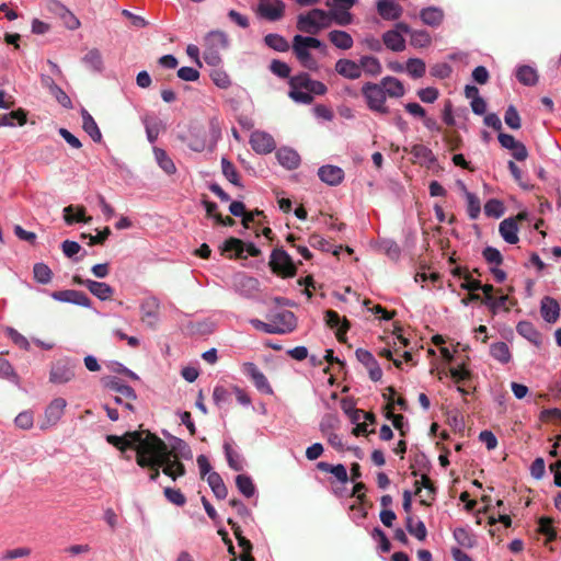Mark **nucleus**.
<instances>
[{
  "mask_svg": "<svg viewBox=\"0 0 561 561\" xmlns=\"http://www.w3.org/2000/svg\"><path fill=\"white\" fill-rule=\"evenodd\" d=\"M67 401L64 398H55L46 407L41 428L46 430L55 426L65 413Z\"/></svg>",
  "mask_w": 561,
  "mask_h": 561,
  "instance_id": "1a4fd4ad",
  "label": "nucleus"
},
{
  "mask_svg": "<svg viewBox=\"0 0 561 561\" xmlns=\"http://www.w3.org/2000/svg\"><path fill=\"white\" fill-rule=\"evenodd\" d=\"M81 60L82 64L92 71L101 72L103 70V58L98 48L90 49Z\"/></svg>",
  "mask_w": 561,
  "mask_h": 561,
  "instance_id": "473e14b6",
  "label": "nucleus"
},
{
  "mask_svg": "<svg viewBox=\"0 0 561 561\" xmlns=\"http://www.w3.org/2000/svg\"><path fill=\"white\" fill-rule=\"evenodd\" d=\"M318 469L324 472L332 473L340 482L346 483L348 480L346 468L339 463V465H330L328 462H318L317 465Z\"/></svg>",
  "mask_w": 561,
  "mask_h": 561,
  "instance_id": "ea45409f",
  "label": "nucleus"
},
{
  "mask_svg": "<svg viewBox=\"0 0 561 561\" xmlns=\"http://www.w3.org/2000/svg\"><path fill=\"white\" fill-rule=\"evenodd\" d=\"M247 375H249L254 382L255 387L263 392L272 393V388L264 376V374L253 363H248L244 366Z\"/></svg>",
  "mask_w": 561,
  "mask_h": 561,
  "instance_id": "4be33fe9",
  "label": "nucleus"
},
{
  "mask_svg": "<svg viewBox=\"0 0 561 561\" xmlns=\"http://www.w3.org/2000/svg\"><path fill=\"white\" fill-rule=\"evenodd\" d=\"M410 44L417 48L426 47L431 44V36L426 31H412Z\"/></svg>",
  "mask_w": 561,
  "mask_h": 561,
  "instance_id": "4d7b16f0",
  "label": "nucleus"
},
{
  "mask_svg": "<svg viewBox=\"0 0 561 561\" xmlns=\"http://www.w3.org/2000/svg\"><path fill=\"white\" fill-rule=\"evenodd\" d=\"M380 85L385 90L386 96L389 95L390 98H401L404 95L405 90L403 83L394 77H385L380 81Z\"/></svg>",
  "mask_w": 561,
  "mask_h": 561,
  "instance_id": "cd10ccee",
  "label": "nucleus"
},
{
  "mask_svg": "<svg viewBox=\"0 0 561 561\" xmlns=\"http://www.w3.org/2000/svg\"><path fill=\"white\" fill-rule=\"evenodd\" d=\"M245 243L238 238L230 237L228 238L222 247V252H236V257L238 259H245L247 255H243Z\"/></svg>",
  "mask_w": 561,
  "mask_h": 561,
  "instance_id": "49530a36",
  "label": "nucleus"
},
{
  "mask_svg": "<svg viewBox=\"0 0 561 561\" xmlns=\"http://www.w3.org/2000/svg\"><path fill=\"white\" fill-rule=\"evenodd\" d=\"M103 383L105 388L117 392L127 400L135 401L137 399L135 390L130 386L123 383L116 377L104 378Z\"/></svg>",
  "mask_w": 561,
  "mask_h": 561,
  "instance_id": "a211bd4d",
  "label": "nucleus"
},
{
  "mask_svg": "<svg viewBox=\"0 0 561 561\" xmlns=\"http://www.w3.org/2000/svg\"><path fill=\"white\" fill-rule=\"evenodd\" d=\"M386 409H387L386 417L388 420L392 421V424H393L394 428L400 432L401 436H405V432L403 430V427H404V416L402 414H394L392 412V410H393V401L389 402L386 405Z\"/></svg>",
  "mask_w": 561,
  "mask_h": 561,
  "instance_id": "603ef678",
  "label": "nucleus"
},
{
  "mask_svg": "<svg viewBox=\"0 0 561 561\" xmlns=\"http://www.w3.org/2000/svg\"><path fill=\"white\" fill-rule=\"evenodd\" d=\"M81 116L84 131L93 139V141L100 142L102 140V134L94 118L84 108L81 111Z\"/></svg>",
  "mask_w": 561,
  "mask_h": 561,
  "instance_id": "c756f323",
  "label": "nucleus"
},
{
  "mask_svg": "<svg viewBox=\"0 0 561 561\" xmlns=\"http://www.w3.org/2000/svg\"><path fill=\"white\" fill-rule=\"evenodd\" d=\"M538 531L547 537V541H553L557 538V531L551 517L542 516L539 518Z\"/></svg>",
  "mask_w": 561,
  "mask_h": 561,
  "instance_id": "a18cd8bd",
  "label": "nucleus"
},
{
  "mask_svg": "<svg viewBox=\"0 0 561 561\" xmlns=\"http://www.w3.org/2000/svg\"><path fill=\"white\" fill-rule=\"evenodd\" d=\"M64 219L67 225H72L75 222H84L89 224L92 218L85 216V207L84 206H73L69 205L64 208Z\"/></svg>",
  "mask_w": 561,
  "mask_h": 561,
  "instance_id": "b1692460",
  "label": "nucleus"
},
{
  "mask_svg": "<svg viewBox=\"0 0 561 561\" xmlns=\"http://www.w3.org/2000/svg\"><path fill=\"white\" fill-rule=\"evenodd\" d=\"M276 158L278 162L288 170L298 168L300 157L297 151L290 148L283 147L277 150Z\"/></svg>",
  "mask_w": 561,
  "mask_h": 561,
  "instance_id": "a878e982",
  "label": "nucleus"
},
{
  "mask_svg": "<svg viewBox=\"0 0 561 561\" xmlns=\"http://www.w3.org/2000/svg\"><path fill=\"white\" fill-rule=\"evenodd\" d=\"M332 18L336 24L345 26L352 23V14L348 10L331 9L329 18Z\"/></svg>",
  "mask_w": 561,
  "mask_h": 561,
  "instance_id": "052dcab7",
  "label": "nucleus"
},
{
  "mask_svg": "<svg viewBox=\"0 0 561 561\" xmlns=\"http://www.w3.org/2000/svg\"><path fill=\"white\" fill-rule=\"evenodd\" d=\"M453 535L457 543L462 548L470 549L473 548L477 543L474 535H472L463 527L455 528Z\"/></svg>",
  "mask_w": 561,
  "mask_h": 561,
  "instance_id": "a19ab883",
  "label": "nucleus"
},
{
  "mask_svg": "<svg viewBox=\"0 0 561 561\" xmlns=\"http://www.w3.org/2000/svg\"><path fill=\"white\" fill-rule=\"evenodd\" d=\"M504 121L506 125L512 129H519L522 126L520 116L515 106L510 105L505 112Z\"/></svg>",
  "mask_w": 561,
  "mask_h": 561,
  "instance_id": "bf43d9fd",
  "label": "nucleus"
},
{
  "mask_svg": "<svg viewBox=\"0 0 561 561\" xmlns=\"http://www.w3.org/2000/svg\"><path fill=\"white\" fill-rule=\"evenodd\" d=\"M75 377L73 369L66 363H57L50 370L49 379L55 383H66Z\"/></svg>",
  "mask_w": 561,
  "mask_h": 561,
  "instance_id": "393cba45",
  "label": "nucleus"
},
{
  "mask_svg": "<svg viewBox=\"0 0 561 561\" xmlns=\"http://www.w3.org/2000/svg\"><path fill=\"white\" fill-rule=\"evenodd\" d=\"M34 278L41 284H48L51 282L53 272L48 265L44 263H36L33 267Z\"/></svg>",
  "mask_w": 561,
  "mask_h": 561,
  "instance_id": "09e8293b",
  "label": "nucleus"
},
{
  "mask_svg": "<svg viewBox=\"0 0 561 561\" xmlns=\"http://www.w3.org/2000/svg\"><path fill=\"white\" fill-rule=\"evenodd\" d=\"M490 354L495 360H497L501 364H507L512 358L508 345L502 341L491 344Z\"/></svg>",
  "mask_w": 561,
  "mask_h": 561,
  "instance_id": "72a5a7b5",
  "label": "nucleus"
},
{
  "mask_svg": "<svg viewBox=\"0 0 561 561\" xmlns=\"http://www.w3.org/2000/svg\"><path fill=\"white\" fill-rule=\"evenodd\" d=\"M484 214L488 217L500 218L504 214V205L496 198L489 199L484 205Z\"/></svg>",
  "mask_w": 561,
  "mask_h": 561,
  "instance_id": "5fc2aeb1",
  "label": "nucleus"
},
{
  "mask_svg": "<svg viewBox=\"0 0 561 561\" xmlns=\"http://www.w3.org/2000/svg\"><path fill=\"white\" fill-rule=\"evenodd\" d=\"M163 493L169 502L178 506H183L186 503V497L180 489L165 488Z\"/></svg>",
  "mask_w": 561,
  "mask_h": 561,
  "instance_id": "680f3d73",
  "label": "nucleus"
},
{
  "mask_svg": "<svg viewBox=\"0 0 561 561\" xmlns=\"http://www.w3.org/2000/svg\"><path fill=\"white\" fill-rule=\"evenodd\" d=\"M264 42L270 48L276 51H287L289 49L288 42L279 34H267L264 37Z\"/></svg>",
  "mask_w": 561,
  "mask_h": 561,
  "instance_id": "c03bdc74",
  "label": "nucleus"
},
{
  "mask_svg": "<svg viewBox=\"0 0 561 561\" xmlns=\"http://www.w3.org/2000/svg\"><path fill=\"white\" fill-rule=\"evenodd\" d=\"M175 446L169 448L165 444V454L157 453L159 461H164L162 472L170 477L172 480H176L183 477L186 472L184 465L179 460L178 455L174 451Z\"/></svg>",
  "mask_w": 561,
  "mask_h": 561,
  "instance_id": "6e6552de",
  "label": "nucleus"
},
{
  "mask_svg": "<svg viewBox=\"0 0 561 561\" xmlns=\"http://www.w3.org/2000/svg\"><path fill=\"white\" fill-rule=\"evenodd\" d=\"M414 486H415V494H420L422 491V488H424L425 490H427L430 500L435 499L436 488L427 474H422L421 480L420 481L416 480L414 482Z\"/></svg>",
  "mask_w": 561,
  "mask_h": 561,
  "instance_id": "3c124183",
  "label": "nucleus"
},
{
  "mask_svg": "<svg viewBox=\"0 0 561 561\" xmlns=\"http://www.w3.org/2000/svg\"><path fill=\"white\" fill-rule=\"evenodd\" d=\"M499 232L510 244H516L519 240L517 222L513 217L506 218L500 224Z\"/></svg>",
  "mask_w": 561,
  "mask_h": 561,
  "instance_id": "5701e85b",
  "label": "nucleus"
},
{
  "mask_svg": "<svg viewBox=\"0 0 561 561\" xmlns=\"http://www.w3.org/2000/svg\"><path fill=\"white\" fill-rule=\"evenodd\" d=\"M463 278L465 282L460 285V287L470 293H476L477 290L481 289L484 295L482 302L485 304L493 313H496L497 310L504 307L505 302L508 300V296L506 295H502L494 299V287L490 284L482 285L480 280L473 279L469 273H465Z\"/></svg>",
  "mask_w": 561,
  "mask_h": 561,
  "instance_id": "f03ea898",
  "label": "nucleus"
},
{
  "mask_svg": "<svg viewBox=\"0 0 561 561\" xmlns=\"http://www.w3.org/2000/svg\"><path fill=\"white\" fill-rule=\"evenodd\" d=\"M362 94L366 99L369 110L387 114L389 108L386 106V92L380 83L367 82L362 87Z\"/></svg>",
  "mask_w": 561,
  "mask_h": 561,
  "instance_id": "0eeeda50",
  "label": "nucleus"
},
{
  "mask_svg": "<svg viewBox=\"0 0 561 561\" xmlns=\"http://www.w3.org/2000/svg\"><path fill=\"white\" fill-rule=\"evenodd\" d=\"M266 320L272 324L274 334L290 333L297 327V318L289 310L271 309L266 314Z\"/></svg>",
  "mask_w": 561,
  "mask_h": 561,
  "instance_id": "20e7f679",
  "label": "nucleus"
},
{
  "mask_svg": "<svg viewBox=\"0 0 561 561\" xmlns=\"http://www.w3.org/2000/svg\"><path fill=\"white\" fill-rule=\"evenodd\" d=\"M382 42L392 51H403L405 49V39L398 31L390 30L383 33Z\"/></svg>",
  "mask_w": 561,
  "mask_h": 561,
  "instance_id": "c85d7f7f",
  "label": "nucleus"
},
{
  "mask_svg": "<svg viewBox=\"0 0 561 561\" xmlns=\"http://www.w3.org/2000/svg\"><path fill=\"white\" fill-rule=\"evenodd\" d=\"M207 482L217 499L222 500L227 496L228 490L219 473L215 471L209 473L207 477Z\"/></svg>",
  "mask_w": 561,
  "mask_h": 561,
  "instance_id": "e433bc0d",
  "label": "nucleus"
},
{
  "mask_svg": "<svg viewBox=\"0 0 561 561\" xmlns=\"http://www.w3.org/2000/svg\"><path fill=\"white\" fill-rule=\"evenodd\" d=\"M405 527L407 530L414 536L417 540H425L427 536V530L425 524L422 520L414 522L412 515H407L405 517Z\"/></svg>",
  "mask_w": 561,
  "mask_h": 561,
  "instance_id": "58836bf2",
  "label": "nucleus"
},
{
  "mask_svg": "<svg viewBox=\"0 0 561 561\" xmlns=\"http://www.w3.org/2000/svg\"><path fill=\"white\" fill-rule=\"evenodd\" d=\"M110 234H111V229L108 227H105L96 236L82 233L81 238L82 239L88 238L89 239V243L88 244L89 245H95V244H103L106 241V239L110 237Z\"/></svg>",
  "mask_w": 561,
  "mask_h": 561,
  "instance_id": "338daca9",
  "label": "nucleus"
},
{
  "mask_svg": "<svg viewBox=\"0 0 561 561\" xmlns=\"http://www.w3.org/2000/svg\"><path fill=\"white\" fill-rule=\"evenodd\" d=\"M329 41L337 48L346 50L352 48L354 41L352 36L341 30H333L328 34Z\"/></svg>",
  "mask_w": 561,
  "mask_h": 561,
  "instance_id": "7c9ffc66",
  "label": "nucleus"
},
{
  "mask_svg": "<svg viewBox=\"0 0 561 561\" xmlns=\"http://www.w3.org/2000/svg\"><path fill=\"white\" fill-rule=\"evenodd\" d=\"M87 288L100 300H110L114 294V288L102 282L92 280L87 284Z\"/></svg>",
  "mask_w": 561,
  "mask_h": 561,
  "instance_id": "2f4dec72",
  "label": "nucleus"
},
{
  "mask_svg": "<svg viewBox=\"0 0 561 561\" xmlns=\"http://www.w3.org/2000/svg\"><path fill=\"white\" fill-rule=\"evenodd\" d=\"M318 175L322 182L335 186L343 181L344 171L339 167L328 164L319 168Z\"/></svg>",
  "mask_w": 561,
  "mask_h": 561,
  "instance_id": "f3484780",
  "label": "nucleus"
},
{
  "mask_svg": "<svg viewBox=\"0 0 561 561\" xmlns=\"http://www.w3.org/2000/svg\"><path fill=\"white\" fill-rule=\"evenodd\" d=\"M236 485L238 490L247 497H251L255 493V488L252 482V479L245 474L237 476Z\"/></svg>",
  "mask_w": 561,
  "mask_h": 561,
  "instance_id": "de8ad7c7",
  "label": "nucleus"
},
{
  "mask_svg": "<svg viewBox=\"0 0 561 561\" xmlns=\"http://www.w3.org/2000/svg\"><path fill=\"white\" fill-rule=\"evenodd\" d=\"M516 77L525 85H534L538 80L537 72L529 66H522L517 69Z\"/></svg>",
  "mask_w": 561,
  "mask_h": 561,
  "instance_id": "37998d69",
  "label": "nucleus"
},
{
  "mask_svg": "<svg viewBox=\"0 0 561 561\" xmlns=\"http://www.w3.org/2000/svg\"><path fill=\"white\" fill-rule=\"evenodd\" d=\"M204 60L207 65L217 67L221 62L220 51L228 47V36L222 31H210L204 38Z\"/></svg>",
  "mask_w": 561,
  "mask_h": 561,
  "instance_id": "7ed1b4c3",
  "label": "nucleus"
},
{
  "mask_svg": "<svg viewBox=\"0 0 561 561\" xmlns=\"http://www.w3.org/2000/svg\"><path fill=\"white\" fill-rule=\"evenodd\" d=\"M285 4L280 0H262L259 4V12L262 16L276 21L284 15Z\"/></svg>",
  "mask_w": 561,
  "mask_h": 561,
  "instance_id": "4468645a",
  "label": "nucleus"
},
{
  "mask_svg": "<svg viewBox=\"0 0 561 561\" xmlns=\"http://www.w3.org/2000/svg\"><path fill=\"white\" fill-rule=\"evenodd\" d=\"M51 297L58 301L71 302L82 307H90L91 305L90 298L84 293L73 289L54 291Z\"/></svg>",
  "mask_w": 561,
  "mask_h": 561,
  "instance_id": "ddd939ff",
  "label": "nucleus"
},
{
  "mask_svg": "<svg viewBox=\"0 0 561 561\" xmlns=\"http://www.w3.org/2000/svg\"><path fill=\"white\" fill-rule=\"evenodd\" d=\"M310 81H311L310 76L306 72H302L295 77H291L289 80V85H290V89L308 90Z\"/></svg>",
  "mask_w": 561,
  "mask_h": 561,
  "instance_id": "e2e57ef3",
  "label": "nucleus"
},
{
  "mask_svg": "<svg viewBox=\"0 0 561 561\" xmlns=\"http://www.w3.org/2000/svg\"><path fill=\"white\" fill-rule=\"evenodd\" d=\"M250 145L252 149L260 154L270 153L276 147L274 138L270 134L260 130L251 134Z\"/></svg>",
  "mask_w": 561,
  "mask_h": 561,
  "instance_id": "f8f14e48",
  "label": "nucleus"
},
{
  "mask_svg": "<svg viewBox=\"0 0 561 561\" xmlns=\"http://www.w3.org/2000/svg\"><path fill=\"white\" fill-rule=\"evenodd\" d=\"M106 442L121 451L135 449L136 462L141 468L150 470L149 479L156 481L164 461H159L157 453L165 454V443L149 431L126 432L122 436L107 435Z\"/></svg>",
  "mask_w": 561,
  "mask_h": 561,
  "instance_id": "f257e3e1",
  "label": "nucleus"
},
{
  "mask_svg": "<svg viewBox=\"0 0 561 561\" xmlns=\"http://www.w3.org/2000/svg\"><path fill=\"white\" fill-rule=\"evenodd\" d=\"M360 71L370 76H378L382 71L381 64L378 58L374 56H363L359 59Z\"/></svg>",
  "mask_w": 561,
  "mask_h": 561,
  "instance_id": "4c0bfd02",
  "label": "nucleus"
},
{
  "mask_svg": "<svg viewBox=\"0 0 561 561\" xmlns=\"http://www.w3.org/2000/svg\"><path fill=\"white\" fill-rule=\"evenodd\" d=\"M221 169L225 178L236 186L242 187L236 167L227 158L221 159Z\"/></svg>",
  "mask_w": 561,
  "mask_h": 561,
  "instance_id": "79ce46f5",
  "label": "nucleus"
},
{
  "mask_svg": "<svg viewBox=\"0 0 561 561\" xmlns=\"http://www.w3.org/2000/svg\"><path fill=\"white\" fill-rule=\"evenodd\" d=\"M227 523L231 526L233 535L238 540V545L243 549V552L240 556V560L243 561V558H245L244 560L254 561V558L251 554L252 543L249 539L242 536L241 527L231 518H228Z\"/></svg>",
  "mask_w": 561,
  "mask_h": 561,
  "instance_id": "aec40b11",
  "label": "nucleus"
},
{
  "mask_svg": "<svg viewBox=\"0 0 561 561\" xmlns=\"http://www.w3.org/2000/svg\"><path fill=\"white\" fill-rule=\"evenodd\" d=\"M420 18L424 24L430 26H437L442 23L444 13L438 8L430 7L421 11Z\"/></svg>",
  "mask_w": 561,
  "mask_h": 561,
  "instance_id": "c9c22d12",
  "label": "nucleus"
},
{
  "mask_svg": "<svg viewBox=\"0 0 561 561\" xmlns=\"http://www.w3.org/2000/svg\"><path fill=\"white\" fill-rule=\"evenodd\" d=\"M48 10L60 18L64 25L71 31H75L80 27L81 23L79 19L62 3L57 0H51L48 2Z\"/></svg>",
  "mask_w": 561,
  "mask_h": 561,
  "instance_id": "9b49d317",
  "label": "nucleus"
},
{
  "mask_svg": "<svg viewBox=\"0 0 561 561\" xmlns=\"http://www.w3.org/2000/svg\"><path fill=\"white\" fill-rule=\"evenodd\" d=\"M160 302L156 297L146 298L140 305L141 321L154 329L159 321Z\"/></svg>",
  "mask_w": 561,
  "mask_h": 561,
  "instance_id": "9d476101",
  "label": "nucleus"
},
{
  "mask_svg": "<svg viewBox=\"0 0 561 561\" xmlns=\"http://www.w3.org/2000/svg\"><path fill=\"white\" fill-rule=\"evenodd\" d=\"M329 25V13L321 9H312L307 14H300L297 21L299 31L317 34L320 28Z\"/></svg>",
  "mask_w": 561,
  "mask_h": 561,
  "instance_id": "39448f33",
  "label": "nucleus"
},
{
  "mask_svg": "<svg viewBox=\"0 0 561 561\" xmlns=\"http://www.w3.org/2000/svg\"><path fill=\"white\" fill-rule=\"evenodd\" d=\"M334 69L340 76L350 80H356L362 76L359 62L346 58L339 59Z\"/></svg>",
  "mask_w": 561,
  "mask_h": 561,
  "instance_id": "2eb2a0df",
  "label": "nucleus"
},
{
  "mask_svg": "<svg viewBox=\"0 0 561 561\" xmlns=\"http://www.w3.org/2000/svg\"><path fill=\"white\" fill-rule=\"evenodd\" d=\"M377 12L383 20L392 21L402 15L403 9L392 0H378Z\"/></svg>",
  "mask_w": 561,
  "mask_h": 561,
  "instance_id": "dca6fc26",
  "label": "nucleus"
},
{
  "mask_svg": "<svg viewBox=\"0 0 561 561\" xmlns=\"http://www.w3.org/2000/svg\"><path fill=\"white\" fill-rule=\"evenodd\" d=\"M516 331L519 335L527 339L533 344L539 346L542 343V336L529 321H520L516 327Z\"/></svg>",
  "mask_w": 561,
  "mask_h": 561,
  "instance_id": "bb28decb",
  "label": "nucleus"
},
{
  "mask_svg": "<svg viewBox=\"0 0 561 561\" xmlns=\"http://www.w3.org/2000/svg\"><path fill=\"white\" fill-rule=\"evenodd\" d=\"M18 427L22 430H28L33 426V413L30 411H23L18 414L14 420Z\"/></svg>",
  "mask_w": 561,
  "mask_h": 561,
  "instance_id": "774afa93",
  "label": "nucleus"
},
{
  "mask_svg": "<svg viewBox=\"0 0 561 561\" xmlns=\"http://www.w3.org/2000/svg\"><path fill=\"white\" fill-rule=\"evenodd\" d=\"M156 159L160 168L168 174H173L176 171L175 164L168 157L167 152L162 149H154Z\"/></svg>",
  "mask_w": 561,
  "mask_h": 561,
  "instance_id": "8fccbe9b",
  "label": "nucleus"
},
{
  "mask_svg": "<svg viewBox=\"0 0 561 561\" xmlns=\"http://www.w3.org/2000/svg\"><path fill=\"white\" fill-rule=\"evenodd\" d=\"M272 272L283 278H290L297 274V267L290 255L283 249H274L270 257Z\"/></svg>",
  "mask_w": 561,
  "mask_h": 561,
  "instance_id": "423d86ee",
  "label": "nucleus"
},
{
  "mask_svg": "<svg viewBox=\"0 0 561 561\" xmlns=\"http://www.w3.org/2000/svg\"><path fill=\"white\" fill-rule=\"evenodd\" d=\"M271 71L279 78H288L290 75V67L280 60L274 59L270 65Z\"/></svg>",
  "mask_w": 561,
  "mask_h": 561,
  "instance_id": "69168bd1",
  "label": "nucleus"
},
{
  "mask_svg": "<svg viewBox=\"0 0 561 561\" xmlns=\"http://www.w3.org/2000/svg\"><path fill=\"white\" fill-rule=\"evenodd\" d=\"M407 70L413 78H421L426 70L425 62L419 58H410L407 62Z\"/></svg>",
  "mask_w": 561,
  "mask_h": 561,
  "instance_id": "6e6d98bb",
  "label": "nucleus"
},
{
  "mask_svg": "<svg viewBox=\"0 0 561 561\" xmlns=\"http://www.w3.org/2000/svg\"><path fill=\"white\" fill-rule=\"evenodd\" d=\"M482 255L483 259L490 264L501 265L503 263V256L496 248L486 247L483 250Z\"/></svg>",
  "mask_w": 561,
  "mask_h": 561,
  "instance_id": "0e129e2a",
  "label": "nucleus"
},
{
  "mask_svg": "<svg viewBox=\"0 0 561 561\" xmlns=\"http://www.w3.org/2000/svg\"><path fill=\"white\" fill-rule=\"evenodd\" d=\"M540 313L545 321L554 323L560 316V306L554 298L546 296L541 300Z\"/></svg>",
  "mask_w": 561,
  "mask_h": 561,
  "instance_id": "412c9836",
  "label": "nucleus"
},
{
  "mask_svg": "<svg viewBox=\"0 0 561 561\" xmlns=\"http://www.w3.org/2000/svg\"><path fill=\"white\" fill-rule=\"evenodd\" d=\"M14 121L19 126H23L27 121V113L23 108H18L8 114L0 115V126H14Z\"/></svg>",
  "mask_w": 561,
  "mask_h": 561,
  "instance_id": "f704fd0d",
  "label": "nucleus"
},
{
  "mask_svg": "<svg viewBox=\"0 0 561 561\" xmlns=\"http://www.w3.org/2000/svg\"><path fill=\"white\" fill-rule=\"evenodd\" d=\"M467 213L470 219H477L481 211V202L473 193H467Z\"/></svg>",
  "mask_w": 561,
  "mask_h": 561,
  "instance_id": "864d4df0",
  "label": "nucleus"
},
{
  "mask_svg": "<svg viewBox=\"0 0 561 561\" xmlns=\"http://www.w3.org/2000/svg\"><path fill=\"white\" fill-rule=\"evenodd\" d=\"M293 51L299 62L309 70H317L318 69V62L317 60L311 56L309 53V48L304 46L301 43H298L297 39L294 37L293 39Z\"/></svg>",
  "mask_w": 561,
  "mask_h": 561,
  "instance_id": "6ab92c4d",
  "label": "nucleus"
},
{
  "mask_svg": "<svg viewBox=\"0 0 561 561\" xmlns=\"http://www.w3.org/2000/svg\"><path fill=\"white\" fill-rule=\"evenodd\" d=\"M224 448L229 467L234 471H241L243 466L242 461L240 460V456L231 448L228 443L225 444Z\"/></svg>",
  "mask_w": 561,
  "mask_h": 561,
  "instance_id": "13d9d810",
  "label": "nucleus"
}]
</instances>
